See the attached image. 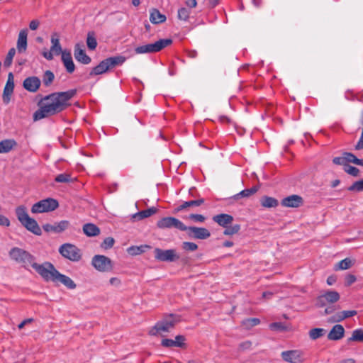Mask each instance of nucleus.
Instances as JSON below:
<instances>
[{
    "label": "nucleus",
    "mask_w": 363,
    "mask_h": 363,
    "mask_svg": "<svg viewBox=\"0 0 363 363\" xmlns=\"http://www.w3.org/2000/svg\"><path fill=\"white\" fill-rule=\"evenodd\" d=\"M77 94V89L55 92L43 97L38 104L40 108L33 114V120L44 118L62 112L70 106L69 100Z\"/></svg>",
    "instance_id": "1"
},
{
    "label": "nucleus",
    "mask_w": 363,
    "mask_h": 363,
    "mask_svg": "<svg viewBox=\"0 0 363 363\" xmlns=\"http://www.w3.org/2000/svg\"><path fill=\"white\" fill-rule=\"evenodd\" d=\"M11 259L23 267H32L40 276L43 273L46 262L40 264L35 262V257L29 252L17 247H13L9 252Z\"/></svg>",
    "instance_id": "2"
},
{
    "label": "nucleus",
    "mask_w": 363,
    "mask_h": 363,
    "mask_svg": "<svg viewBox=\"0 0 363 363\" xmlns=\"http://www.w3.org/2000/svg\"><path fill=\"white\" fill-rule=\"evenodd\" d=\"M46 267L42 274V278L46 281H52L54 283H62L67 288L74 289L77 285L74 281L69 277L60 273L54 265L46 262Z\"/></svg>",
    "instance_id": "3"
},
{
    "label": "nucleus",
    "mask_w": 363,
    "mask_h": 363,
    "mask_svg": "<svg viewBox=\"0 0 363 363\" xmlns=\"http://www.w3.org/2000/svg\"><path fill=\"white\" fill-rule=\"evenodd\" d=\"M16 213L18 220L28 230L36 235H40L42 234V230L38 223L35 219L29 216L25 206H18L16 209Z\"/></svg>",
    "instance_id": "4"
},
{
    "label": "nucleus",
    "mask_w": 363,
    "mask_h": 363,
    "mask_svg": "<svg viewBox=\"0 0 363 363\" xmlns=\"http://www.w3.org/2000/svg\"><path fill=\"white\" fill-rule=\"evenodd\" d=\"M180 321V316L174 314L165 315L162 320L158 321L155 325L150 329L149 335L157 336L161 332H169L174 328L175 325Z\"/></svg>",
    "instance_id": "5"
},
{
    "label": "nucleus",
    "mask_w": 363,
    "mask_h": 363,
    "mask_svg": "<svg viewBox=\"0 0 363 363\" xmlns=\"http://www.w3.org/2000/svg\"><path fill=\"white\" fill-rule=\"evenodd\" d=\"M172 43V40L169 38L160 39L154 43L146 44L140 46H138L135 49L136 54H145V53H154L157 52L164 48L170 45Z\"/></svg>",
    "instance_id": "6"
},
{
    "label": "nucleus",
    "mask_w": 363,
    "mask_h": 363,
    "mask_svg": "<svg viewBox=\"0 0 363 363\" xmlns=\"http://www.w3.org/2000/svg\"><path fill=\"white\" fill-rule=\"evenodd\" d=\"M60 254L72 262H79L82 259L81 250L74 245L65 243L59 248Z\"/></svg>",
    "instance_id": "7"
},
{
    "label": "nucleus",
    "mask_w": 363,
    "mask_h": 363,
    "mask_svg": "<svg viewBox=\"0 0 363 363\" xmlns=\"http://www.w3.org/2000/svg\"><path fill=\"white\" fill-rule=\"evenodd\" d=\"M59 206L58 201L52 198L41 200L33 205L31 212L39 213L55 211Z\"/></svg>",
    "instance_id": "8"
},
{
    "label": "nucleus",
    "mask_w": 363,
    "mask_h": 363,
    "mask_svg": "<svg viewBox=\"0 0 363 363\" xmlns=\"http://www.w3.org/2000/svg\"><path fill=\"white\" fill-rule=\"evenodd\" d=\"M340 298V294L335 291H325L315 299V307L323 308L337 302Z\"/></svg>",
    "instance_id": "9"
},
{
    "label": "nucleus",
    "mask_w": 363,
    "mask_h": 363,
    "mask_svg": "<svg viewBox=\"0 0 363 363\" xmlns=\"http://www.w3.org/2000/svg\"><path fill=\"white\" fill-rule=\"evenodd\" d=\"M155 259L160 262H172L179 259V255L174 249L162 250L155 248L154 250Z\"/></svg>",
    "instance_id": "10"
},
{
    "label": "nucleus",
    "mask_w": 363,
    "mask_h": 363,
    "mask_svg": "<svg viewBox=\"0 0 363 363\" xmlns=\"http://www.w3.org/2000/svg\"><path fill=\"white\" fill-rule=\"evenodd\" d=\"M91 264L98 271L105 272H110L113 269L112 261L104 255H95L91 260Z\"/></svg>",
    "instance_id": "11"
},
{
    "label": "nucleus",
    "mask_w": 363,
    "mask_h": 363,
    "mask_svg": "<svg viewBox=\"0 0 363 363\" xmlns=\"http://www.w3.org/2000/svg\"><path fill=\"white\" fill-rule=\"evenodd\" d=\"M157 226L161 229L174 228L182 231L186 230V225L179 219L174 217L162 218L157 221Z\"/></svg>",
    "instance_id": "12"
},
{
    "label": "nucleus",
    "mask_w": 363,
    "mask_h": 363,
    "mask_svg": "<svg viewBox=\"0 0 363 363\" xmlns=\"http://www.w3.org/2000/svg\"><path fill=\"white\" fill-rule=\"evenodd\" d=\"M189 238L194 239L205 240L211 236L210 231L205 228L196 226H186V230Z\"/></svg>",
    "instance_id": "13"
},
{
    "label": "nucleus",
    "mask_w": 363,
    "mask_h": 363,
    "mask_svg": "<svg viewBox=\"0 0 363 363\" xmlns=\"http://www.w3.org/2000/svg\"><path fill=\"white\" fill-rule=\"evenodd\" d=\"M281 356L284 361L289 363H302L304 361L303 352L298 350L284 351Z\"/></svg>",
    "instance_id": "14"
},
{
    "label": "nucleus",
    "mask_w": 363,
    "mask_h": 363,
    "mask_svg": "<svg viewBox=\"0 0 363 363\" xmlns=\"http://www.w3.org/2000/svg\"><path fill=\"white\" fill-rule=\"evenodd\" d=\"M69 225L68 220H61L53 224L46 223L43 225V229L47 233H60L65 231Z\"/></svg>",
    "instance_id": "15"
},
{
    "label": "nucleus",
    "mask_w": 363,
    "mask_h": 363,
    "mask_svg": "<svg viewBox=\"0 0 363 363\" xmlns=\"http://www.w3.org/2000/svg\"><path fill=\"white\" fill-rule=\"evenodd\" d=\"M303 204V198L296 194H293L284 198L281 201V205L287 208H298Z\"/></svg>",
    "instance_id": "16"
},
{
    "label": "nucleus",
    "mask_w": 363,
    "mask_h": 363,
    "mask_svg": "<svg viewBox=\"0 0 363 363\" xmlns=\"http://www.w3.org/2000/svg\"><path fill=\"white\" fill-rule=\"evenodd\" d=\"M40 80L38 77H28L23 81V88L30 92H36L40 86Z\"/></svg>",
    "instance_id": "17"
},
{
    "label": "nucleus",
    "mask_w": 363,
    "mask_h": 363,
    "mask_svg": "<svg viewBox=\"0 0 363 363\" xmlns=\"http://www.w3.org/2000/svg\"><path fill=\"white\" fill-rule=\"evenodd\" d=\"M83 47V45H81L79 43L76 44L74 46V55L78 62L84 65H88L91 62V59L86 54L85 50L82 48Z\"/></svg>",
    "instance_id": "18"
},
{
    "label": "nucleus",
    "mask_w": 363,
    "mask_h": 363,
    "mask_svg": "<svg viewBox=\"0 0 363 363\" xmlns=\"http://www.w3.org/2000/svg\"><path fill=\"white\" fill-rule=\"evenodd\" d=\"M14 89L13 75L12 72L9 73L7 82L4 89L3 101L7 104L10 101V96Z\"/></svg>",
    "instance_id": "19"
},
{
    "label": "nucleus",
    "mask_w": 363,
    "mask_h": 363,
    "mask_svg": "<svg viewBox=\"0 0 363 363\" xmlns=\"http://www.w3.org/2000/svg\"><path fill=\"white\" fill-rule=\"evenodd\" d=\"M185 337L184 335H177L175 337V340H173L172 339H163L161 342V345L164 347H185L186 345L184 343Z\"/></svg>",
    "instance_id": "20"
},
{
    "label": "nucleus",
    "mask_w": 363,
    "mask_h": 363,
    "mask_svg": "<svg viewBox=\"0 0 363 363\" xmlns=\"http://www.w3.org/2000/svg\"><path fill=\"white\" fill-rule=\"evenodd\" d=\"M62 61L68 73L71 74L74 71L75 65L70 51H67L66 50L63 51L62 55Z\"/></svg>",
    "instance_id": "21"
},
{
    "label": "nucleus",
    "mask_w": 363,
    "mask_h": 363,
    "mask_svg": "<svg viewBox=\"0 0 363 363\" xmlns=\"http://www.w3.org/2000/svg\"><path fill=\"white\" fill-rule=\"evenodd\" d=\"M345 328L342 325L337 324L334 325L329 333L328 339L330 340H339L344 337Z\"/></svg>",
    "instance_id": "22"
},
{
    "label": "nucleus",
    "mask_w": 363,
    "mask_h": 363,
    "mask_svg": "<svg viewBox=\"0 0 363 363\" xmlns=\"http://www.w3.org/2000/svg\"><path fill=\"white\" fill-rule=\"evenodd\" d=\"M27 29H23L19 32L16 47L20 53L25 52L27 49Z\"/></svg>",
    "instance_id": "23"
},
{
    "label": "nucleus",
    "mask_w": 363,
    "mask_h": 363,
    "mask_svg": "<svg viewBox=\"0 0 363 363\" xmlns=\"http://www.w3.org/2000/svg\"><path fill=\"white\" fill-rule=\"evenodd\" d=\"M213 220L220 226L226 228L233 220V217L229 214L220 213L213 217Z\"/></svg>",
    "instance_id": "24"
},
{
    "label": "nucleus",
    "mask_w": 363,
    "mask_h": 363,
    "mask_svg": "<svg viewBox=\"0 0 363 363\" xmlns=\"http://www.w3.org/2000/svg\"><path fill=\"white\" fill-rule=\"evenodd\" d=\"M167 18L164 14H162L158 9H152L150 11V21L153 24H159L164 23Z\"/></svg>",
    "instance_id": "25"
},
{
    "label": "nucleus",
    "mask_w": 363,
    "mask_h": 363,
    "mask_svg": "<svg viewBox=\"0 0 363 363\" xmlns=\"http://www.w3.org/2000/svg\"><path fill=\"white\" fill-rule=\"evenodd\" d=\"M83 232L88 237H94L99 235L100 229L95 224L86 223L83 225Z\"/></svg>",
    "instance_id": "26"
},
{
    "label": "nucleus",
    "mask_w": 363,
    "mask_h": 363,
    "mask_svg": "<svg viewBox=\"0 0 363 363\" xmlns=\"http://www.w3.org/2000/svg\"><path fill=\"white\" fill-rule=\"evenodd\" d=\"M17 145L13 139H6L0 142V153H7Z\"/></svg>",
    "instance_id": "27"
},
{
    "label": "nucleus",
    "mask_w": 363,
    "mask_h": 363,
    "mask_svg": "<svg viewBox=\"0 0 363 363\" xmlns=\"http://www.w3.org/2000/svg\"><path fill=\"white\" fill-rule=\"evenodd\" d=\"M109 69L108 65L106 61V59L102 60L98 65L94 67L92 70L90 72L89 75H99L102 74L106 72H108Z\"/></svg>",
    "instance_id": "28"
},
{
    "label": "nucleus",
    "mask_w": 363,
    "mask_h": 363,
    "mask_svg": "<svg viewBox=\"0 0 363 363\" xmlns=\"http://www.w3.org/2000/svg\"><path fill=\"white\" fill-rule=\"evenodd\" d=\"M203 203H204L203 199H199L197 200H191V201H184L182 205H180L175 209V213H177L179 211L184 210L189 207L199 206L202 205Z\"/></svg>",
    "instance_id": "29"
},
{
    "label": "nucleus",
    "mask_w": 363,
    "mask_h": 363,
    "mask_svg": "<svg viewBox=\"0 0 363 363\" xmlns=\"http://www.w3.org/2000/svg\"><path fill=\"white\" fill-rule=\"evenodd\" d=\"M157 212V208H156L155 207H152L148 209L141 211H139V212L135 213L134 215H133V218L135 220H140L143 218H148V217L151 216L152 215L156 213Z\"/></svg>",
    "instance_id": "30"
},
{
    "label": "nucleus",
    "mask_w": 363,
    "mask_h": 363,
    "mask_svg": "<svg viewBox=\"0 0 363 363\" xmlns=\"http://www.w3.org/2000/svg\"><path fill=\"white\" fill-rule=\"evenodd\" d=\"M109 69L114 68L118 65H122L125 61V57L121 55L114 56L106 58Z\"/></svg>",
    "instance_id": "31"
},
{
    "label": "nucleus",
    "mask_w": 363,
    "mask_h": 363,
    "mask_svg": "<svg viewBox=\"0 0 363 363\" xmlns=\"http://www.w3.org/2000/svg\"><path fill=\"white\" fill-rule=\"evenodd\" d=\"M260 203L261 205L265 208H274L277 207L279 204L277 199L267 196L262 197L260 199Z\"/></svg>",
    "instance_id": "32"
},
{
    "label": "nucleus",
    "mask_w": 363,
    "mask_h": 363,
    "mask_svg": "<svg viewBox=\"0 0 363 363\" xmlns=\"http://www.w3.org/2000/svg\"><path fill=\"white\" fill-rule=\"evenodd\" d=\"M55 35H56L55 34L51 38L52 46L50 48V50L55 55H59L60 54L62 55L64 50H62L59 38H56Z\"/></svg>",
    "instance_id": "33"
},
{
    "label": "nucleus",
    "mask_w": 363,
    "mask_h": 363,
    "mask_svg": "<svg viewBox=\"0 0 363 363\" xmlns=\"http://www.w3.org/2000/svg\"><path fill=\"white\" fill-rule=\"evenodd\" d=\"M259 189L258 186H252L250 189H246L242 191H241L240 193L235 194L233 198L235 200H238L242 197H250L252 195L255 194Z\"/></svg>",
    "instance_id": "34"
},
{
    "label": "nucleus",
    "mask_w": 363,
    "mask_h": 363,
    "mask_svg": "<svg viewBox=\"0 0 363 363\" xmlns=\"http://www.w3.org/2000/svg\"><path fill=\"white\" fill-rule=\"evenodd\" d=\"M150 248V246L145 245L140 246H131L128 248L127 251L130 255H138L145 252L146 249Z\"/></svg>",
    "instance_id": "35"
},
{
    "label": "nucleus",
    "mask_w": 363,
    "mask_h": 363,
    "mask_svg": "<svg viewBox=\"0 0 363 363\" xmlns=\"http://www.w3.org/2000/svg\"><path fill=\"white\" fill-rule=\"evenodd\" d=\"M260 323V320L257 318H250L245 319L242 321L241 324L246 330H250L252 327L257 325Z\"/></svg>",
    "instance_id": "36"
},
{
    "label": "nucleus",
    "mask_w": 363,
    "mask_h": 363,
    "mask_svg": "<svg viewBox=\"0 0 363 363\" xmlns=\"http://www.w3.org/2000/svg\"><path fill=\"white\" fill-rule=\"evenodd\" d=\"M86 45L89 50H94L97 46V41L95 37V33L90 31L87 33Z\"/></svg>",
    "instance_id": "37"
},
{
    "label": "nucleus",
    "mask_w": 363,
    "mask_h": 363,
    "mask_svg": "<svg viewBox=\"0 0 363 363\" xmlns=\"http://www.w3.org/2000/svg\"><path fill=\"white\" fill-rule=\"evenodd\" d=\"M352 267V261L350 258H345L339 262L335 266V270H345L348 269Z\"/></svg>",
    "instance_id": "38"
},
{
    "label": "nucleus",
    "mask_w": 363,
    "mask_h": 363,
    "mask_svg": "<svg viewBox=\"0 0 363 363\" xmlns=\"http://www.w3.org/2000/svg\"><path fill=\"white\" fill-rule=\"evenodd\" d=\"M352 341L363 342V330L362 329H356L353 330L352 336L347 340L348 342Z\"/></svg>",
    "instance_id": "39"
},
{
    "label": "nucleus",
    "mask_w": 363,
    "mask_h": 363,
    "mask_svg": "<svg viewBox=\"0 0 363 363\" xmlns=\"http://www.w3.org/2000/svg\"><path fill=\"white\" fill-rule=\"evenodd\" d=\"M55 75L50 70H47L43 76V82L45 86H49L53 82Z\"/></svg>",
    "instance_id": "40"
},
{
    "label": "nucleus",
    "mask_w": 363,
    "mask_h": 363,
    "mask_svg": "<svg viewBox=\"0 0 363 363\" xmlns=\"http://www.w3.org/2000/svg\"><path fill=\"white\" fill-rule=\"evenodd\" d=\"M325 330L323 328H313L309 331V337L311 340H316L323 336Z\"/></svg>",
    "instance_id": "41"
},
{
    "label": "nucleus",
    "mask_w": 363,
    "mask_h": 363,
    "mask_svg": "<svg viewBox=\"0 0 363 363\" xmlns=\"http://www.w3.org/2000/svg\"><path fill=\"white\" fill-rule=\"evenodd\" d=\"M269 328L274 331H286L289 327L283 323L275 322L269 325Z\"/></svg>",
    "instance_id": "42"
},
{
    "label": "nucleus",
    "mask_w": 363,
    "mask_h": 363,
    "mask_svg": "<svg viewBox=\"0 0 363 363\" xmlns=\"http://www.w3.org/2000/svg\"><path fill=\"white\" fill-rule=\"evenodd\" d=\"M240 230V225L235 224L232 226H227L223 231V234L225 235H233L234 234H236L239 232Z\"/></svg>",
    "instance_id": "43"
},
{
    "label": "nucleus",
    "mask_w": 363,
    "mask_h": 363,
    "mask_svg": "<svg viewBox=\"0 0 363 363\" xmlns=\"http://www.w3.org/2000/svg\"><path fill=\"white\" fill-rule=\"evenodd\" d=\"M350 191H363V179L354 182L350 186L347 188Z\"/></svg>",
    "instance_id": "44"
},
{
    "label": "nucleus",
    "mask_w": 363,
    "mask_h": 363,
    "mask_svg": "<svg viewBox=\"0 0 363 363\" xmlns=\"http://www.w3.org/2000/svg\"><path fill=\"white\" fill-rule=\"evenodd\" d=\"M55 181L59 183H69L72 182L73 179L68 174H60L55 177Z\"/></svg>",
    "instance_id": "45"
},
{
    "label": "nucleus",
    "mask_w": 363,
    "mask_h": 363,
    "mask_svg": "<svg viewBox=\"0 0 363 363\" xmlns=\"http://www.w3.org/2000/svg\"><path fill=\"white\" fill-rule=\"evenodd\" d=\"M16 50L15 48H12L9 50V52L6 57V59L4 60V66L5 67H9L12 64L13 58L15 55Z\"/></svg>",
    "instance_id": "46"
},
{
    "label": "nucleus",
    "mask_w": 363,
    "mask_h": 363,
    "mask_svg": "<svg viewBox=\"0 0 363 363\" xmlns=\"http://www.w3.org/2000/svg\"><path fill=\"white\" fill-rule=\"evenodd\" d=\"M344 171L353 177H357L359 172V170L357 167L351 166L348 164L345 165Z\"/></svg>",
    "instance_id": "47"
},
{
    "label": "nucleus",
    "mask_w": 363,
    "mask_h": 363,
    "mask_svg": "<svg viewBox=\"0 0 363 363\" xmlns=\"http://www.w3.org/2000/svg\"><path fill=\"white\" fill-rule=\"evenodd\" d=\"M115 243V240L111 237H108L104 240L101 244V247L105 250L111 248Z\"/></svg>",
    "instance_id": "48"
},
{
    "label": "nucleus",
    "mask_w": 363,
    "mask_h": 363,
    "mask_svg": "<svg viewBox=\"0 0 363 363\" xmlns=\"http://www.w3.org/2000/svg\"><path fill=\"white\" fill-rule=\"evenodd\" d=\"M190 12L186 8H181L178 10V18L182 21H187L189 17Z\"/></svg>",
    "instance_id": "49"
},
{
    "label": "nucleus",
    "mask_w": 363,
    "mask_h": 363,
    "mask_svg": "<svg viewBox=\"0 0 363 363\" xmlns=\"http://www.w3.org/2000/svg\"><path fill=\"white\" fill-rule=\"evenodd\" d=\"M182 248L186 251L194 252L198 249V245L191 242H184L182 243Z\"/></svg>",
    "instance_id": "50"
},
{
    "label": "nucleus",
    "mask_w": 363,
    "mask_h": 363,
    "mask_svg": "<svg viewBox=\"0 0 363 363\" xmlns=\"http://www.w3.org/2000/svg\"><path fill=\"white\" fill-rule=\"evenodd\" d=\"M333 162L337 165H342L344 167L345 165L347 164V155H343L342 157H334L333 160Z\"/></svg>",
    "instance_id": "51"
},
{
    "label": "nucleus",
    "mask_w": 363,
    "mask_h": 363,
    "mask_svg": "<svg viewBox=\"0 0 363 363\" xmlns=\"http://www.w3.org/2000/svg\"><path fill=\"white\" fill-rule=\"evenodd\" d=\"M190 220H192L195 222H199V223H203L206 220V218L205 216H203V215H201V214H190L188 217Z\"/></svg>",
    "instance_id": "52"
},
{
    "label": "nucleus",
    "mask_w": 363,
    "mask_h": 363,
    "mask_svg": "<svg viewBox=\"0 0 363 363\" xmlns=\"http://www.w3.org/2000/svg\"><path fill=\"white\" fill-rule=\"evenodd\" d=\"M343 155H347V163L352 162L355 164H357L359 159L354 154L345 152L343 153Z\"/></svg>",
    "instance_id": "53"
},
{
    "label": "nucleus",
    "mask_w": 363,
    "mask_h": 363,
    "mask_svg": "<svg viewBox=\"0 0 363 363\" xmlns=\"http://www.w3.org/2000/svg\"><path fill=\"white\" fill-rule=\"evenodd\" d=\"M343 320H345V318H343V315L342 313V311H340V312L337 313L333 317H331L330 318L329 321L331 322V323H335V322H341Z\"/></svg>",
    "instance_id": "54"
},
{
    "label": "nucleus",
    "mask_w": 363,
    "mask_h": 363,
    "mask_svg": "<svg viewBox=\"0 0 363 363\" xmlns=\"http://www.w3.org/2000/svg\"><path fill=\"white\" fill-rule=\"evenodd\" d=\"M356 277L353 274H347L345 277V286H350L356 281Z\"/></svg>",
    "instance_id": "55"
},
{
    "label": "nucleus",
    "mask_w": 363,
    "mask_h": 363,
    "mask_svg": "<svg viewBox=\"0 0 363 363\" xmlns=\"http://www.w3.org/2000/svg\"><path fill=\"white\" fill-rule=\"evenodd\" d=\"M342 313L343 315V318L345 319H346V318H350V317H352V316L357 315V312L355 310H352V311H342Z\"/></svg>",
    "instance_id": "56"
},
{
    "label": "nucleus",
    "mask_w": 363,
    "mask_h": 363,
    "mask_svg": "<svg viewBox=\"0 0 363 363\" xmlns=\"http://www.w3.org/2000/svg\"><path fill=\"white\" fill-rule=\"evenodd\" d=\"M336 310V308L335 306H333L332 304L330 305H328L325 308V311H324V313H323V315H329V314H331L333 313H334V311Z\"/></svg>",
    "instance_id": "57"
},
{
    "label": "nucleus",
    "mask_w": 363,
    "mask_h": 363,
    "mask_svg": "<svg viewBox=\"0 0 363 363\" xmlns=\"http://www.w3.org/2000/svg\"><path fill=\"white\" fill-rule=\"evenodd\" d=\"M9 220L6 217L0 214V225L9 226Z\"/></svg>",
    "instance_id": "58"
},
{
    "label": "nucleus",
    "mask_w": 363,
    "mask_h": 363,
    "mask_svg": "<svg viewBox=\"0 0 363 363\" xmlns=\"http://www.w3.org/2000/svg\"><path fill=\"white\" fill-rule=\"evenodd\" d=\"M39 25H40V22L38 20H33L30 22L29 28H30V29L35 30L38 29Z\"/></svg>",
    "instance_id": "59"
},
{
    "label": "nucleus",
    "mask_w": 363,
    "mask_h": 363,
    "mask_svg": "<svg viewBox=\"0 0 363 363\" xmlns=\"http://www.w3.org/2000/svg\"><path fill=\"white\" fill-rule=\"evenodd\" d=\"M252 346V342L250 341H245L240 344L239 347L241 350H247L250 349Z\"/></svg>",
    "instance_id": "60"
},
{
    "label": "nucleus",
    "mask_w": 363,
    "mask_h": 363,
    "mask_svg": "<svg viewBox=\"0 0 363 363\" xmlns=\"http://www.w3.org/2000/svg\"><path fill=\"white\" fill-rule=\"evenodd\" d=\"M109 282L111 285L119 286L121 284V280L117 277H112L110 279Z\"/></svg>",
    "instance_id": "61"
},
{
    "label": "nucleus",
    "mask_w": 363,
    "mask_h": 363,
    "mask_svg": "<svg viewBox=\"0 0 363 363\" xmlns=\"http://www.w3.org/2000/svg\"><path fill=\"white\" fill-rule=\"evenodd\" d=\"M185 4L189 8H195L197 5V1L196 0H186Z\"/></svg>",
    "instance_id": "62"
},
{
    "label": "nucleus",
    "mask_w": 363,
    "mask_h": 363,
    "mask_svg": "<svg viewBox=\"0 0 363 363\" xmlns=\"http://www.w3.org/2000/svg\"><path fill=\"white\" fill-rule=\"evenodd\" d=\"M53 54L54 53L51 52V50H50L49 52H44L43 53V55L45 59L48 60H52L53 59Z\"/></svg>",
    "instance_id": "63"
},
{
    "label": "nucleus",
    "mask_w": 363,
    "mask_h": 363,
    "mask_svg": "<svg viewBox=\"0 0 363 363\" xmlns=\"http://www.w3.org/2000/svg\"><path fill=\"white\" fill-rule=\"evenodd\" d=\"M337 363H356V361L353 358H348L342 359Z\"/></svg>",
    "instance_id": "64"
}]
</instances>
